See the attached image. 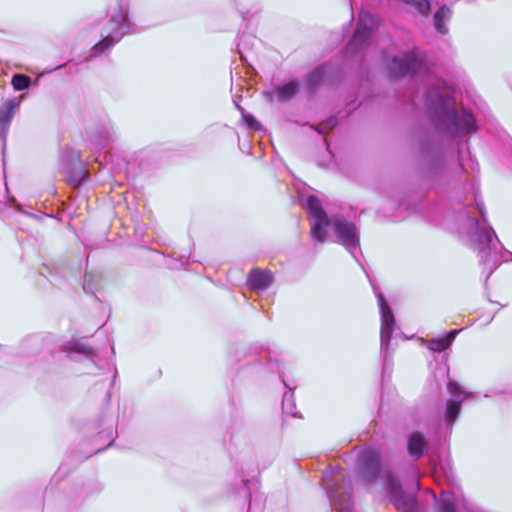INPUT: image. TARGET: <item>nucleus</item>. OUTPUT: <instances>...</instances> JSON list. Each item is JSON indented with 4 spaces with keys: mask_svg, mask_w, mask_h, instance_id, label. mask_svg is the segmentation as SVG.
<instances>
[{
    "mask_svg": "<svg viewBox=\"0 0 512 512\" xmlns=\"http://www.w3.org/2000/svg\"><path fill=\"white\" fill-rule=\"evenodd\" d=\"M391 77L425 74L431 82L425 94V104L436 129L451 137L476 130L474 116L465 109L457 110L452 97L453 88L445 81L434 79L418 49L392 57L386 63Z\"/></svg>",
    "mask_w": 512,
    "mask_h": 512,
    "instance_id": "1",
    "label": "nucleus"
},
{
    "mask_svg": "<svg viewBox=\"0 0 512 512\" xmlns=\"http://www.w3.org/2000/svg\"><path fill=\"white\" fill-rule=\"evenodd\" d=\"M475 208H468L463 215L471 247L477 251L480 264L486 272V279L493 274L499 266L503 252L510 254L499 241L493 227L489 224L485 206L482 200L474 193Z\"/></svg>",
    "mask_w": 512,
    "mask_h": 512,
    "instance_id": "2",
    "label": "nucleus"
},
{
    "mask_svg": "<svg viewBox=\"0 0 512 512\" xmlns=\"http://www.w3.org/2000/svg\"><path fill=\"white\" fill-rule=\"evenodd\" d=\"M357 467L366 483L381 479L384 489L396 509L412 512L416 508L415 498L403 490L399 481L388 469L382 468L381 456L377 450L372 448L363 450L358 455Z\"/></svg>",
    "mask_w": 512,
    "mask_h": 512,
    "instance_id": "3",
    "label": "nucleus"
},
{
    "mask_svg": "<svg viewBox=\"0 0 512 512\" xmlns=\"http://www.w3.org/2000/svg\"><path fill=\"white\" fill-rule=\"evenodd\" d=\"M129 1L117 0L111 17L102 31V40L92 48V56H97L118 43L122 37L131 32V23L128 17Z\"/></svg>",
    "mask_w": 512,
    "mask_h": 512,
    "instance_id": "4",
    "label": "nucleus"
},
{
    "mask_svg": "<svg viewBox=\"0 0 512 512\" xmlns=\"http://www.w3.org/2000/svg\"><path fill=\"white\" fill-rule=\"evenodd\" d=\"M328 230L332 231L335 242L342 245L356 261H359L360 233L356 224L346 220L342 215H335L331 216L327 225Z\"/></svg>",
    "mask_w": 512,
    "mask_h": 512,
    "instance_id": "5",
    "label": "nucleus"
},
{
    "mask_svg": "<svg viewBox=\"0 0 512 512\" xmlns=\"http://www.w3.org/2000/svg\"><path fill=\"white\" fill-rule=\"evenodd\" d=\"M323 483L326 493L331 501H341L345 506L350 504L352 496V482L338 466L330 467L323 474Z\"/></svg>",
    "mask_w": 512,
    "mask_h": 512,
    "instance_id": "6",
    "label": "nucleus"
},
{
    "mask_svg": "<svg viewBox=\"0 0 512 512\" xmlns=\"http://www.w3.org/2000/svg\"><path fill=\"white\" fill-rule=\"evenodd\" d=\"M376 24L377 21L372 14L364 11L359 13L356 30L346 48L348 57H353L365 50Z\"/></svg>",
    "mask_w": 512,
    "mask_h": 512,
    "instance_id": "7",
    "label": "nucleus"
},
{
    "mask_svg": "<svg viewBox=\"0 0 512 512\" xmlns=\"http://www.w3.org/2000/svg\"><path fill=\"white\" fill-rule=\"evenodd\" d=\"M60 170L73 186L80 185L88 177V171L80 159L79 151L72 148H66L61 153Z\"/></svg>",
    "mask_w": 512,
    "mask_h": 512,
    "instance_id": "8",
    "label": "nucleus"
},
{
    "mask_svg": "<svg viewBox=\"0 0 512 512\" xmlns=\"http://www.w3.org/2000/svg\"><path fill=\"white\" fill-rule=\"evenodd\" d=\"M305 206L311 216V236L320 243L327 239V225L331 217L322 208L320 200L314 196L309 195L305 200Z\"/></svg>",
    "mask_w": 512,
    "mask_h": 512,
    "instance_id": "9",
    "label": "nucleus"
},
{
    "mask_svg": "<svg viewBox=\"0 0 512 512\" xmlns=\"http://www.w3.org/2000/svg\"><path fill=\"white\" fill-rule=\"evenodd\" d=\"M447 390L450 394V399L446 403L445 408V421L448 427H451L459 416L463 401L470 396L464 391L457 382L448 381Z\"/></svg>",
    "mask_w": 512,
    "mask_h": 512,
    "instance_id": "10",
    "label": "nucleus"
},
{
    "mask_svg": "<svg viewBox=\"0 0 512 512\" xmlns=\"http://www.w3.org/2000/svg\"><path fill=\"white\" fill-rule=\"evenodd\" d=\"M381 316L380 342L381 349L387 354L392 333L395 326V318L391 308L382 294L377 295Z\"/></svg>",
    "mask_w": 512,
    "mask_h": 512,
    "instance_id": "11",
    "label": "nucleus"
},
{
    "mask_svg": "<svg viewBox=\"0 0 512 512\" xmlns=\"http://www.w3.org/2000/svg\"><path fill=\"white\" fill-rule=\"evenodd\" d=\"M464 508L468 512H475L474 508L467 502L462 492L459 490L442 491L439 499L440 512H457Z\"/></svg>",
    "mask_w": 512,
    "mask_h": 512,
    "instance_id": "12",
    "label": "nucleus"
},
{
    "mask_svg": "<svg viewBox=\"0 0 512 512\" xmlns=\"http://www.w3.org/2000/svg\"><path fill=\"white\" fill-rule=\"evenodd\" d=\"M274 281L273 274L268 269H252L247 277V285L251 291L261 292L268 289Z\"/></svg>",
    "mask_w": 512,
    "mask_h": 512,
    "instance_id": "13",
    "label": "nucleus"
},
{
    "mask_svg": "<svg viewBox=\"0 0 512 512\" xmlns=\"http://www.w3.org/2000/svg\"><path fill=\"white\" fill-rule=\"evenodd\" d=\"M87 133L93 143L105 147L112 140L113 127L109 123H100L87 127Z\"/></svg>",
    "mask_w": 512,
    "mask_h": 512,
    "instance_id": "14",
    "label": "nucleus"
},
{
    "mask_svg": "<svg viewBox=\"0 0 512 512\" xmlns=\"http://www.w3.org/2000/svg\"><path fill=\"white\" fill-rule=\"evenodd\" d=\"M18 106L19 103L15 99H9L0 106V138L3 142L6 140L11 120Z\"/></svg>",
    "mask_w": 512,
    "mask_h": 512,
    "instance_id": "15",
    "label": "nucleus"
},
{
    "mask_svg": "<svg viewBox=\"0 0 512 512\" xmlns=\"http://www.w3.org/2000/svg\"><path fill=\"white\" fill-rule=\"evenodd\" d=\"M446 166V157L443 152L439 149H431L427 154V174L431 177L441 176Z\"/></svg>",
    "mask_w": 512,
    "mask_h": 512,
    "instance_id": "16",
    "label": "nucleus"
},
{
    "mask_svg": "<svg viewBox=\"0 0 512 512\" xmlns=\"http://www.w3.org/2000/svg\"><path fill=\"white\" fill-rule=\"evenodd\" d=\"M407 449L409 455L417 460L422 457L427 449V440L420 432H413L408 437Z\"/></svg>",
    "mask_w": 512,
    "mask_h": 512,
    "instance_id": "17",
    "label": "nucleus"
},
{
    "mask_svg": "<svg viewBox=\"0 0 512 512\" xmlns=\"http://www.w3.org/2000/svg\"><path fill=\"white\" fill-rule=\"evenodd\" d=\"M452 11L446 5L441 6L434 14V26L438 33L445 35L448 33L446 22L450 20Z\"/></svg>",
    "mask_w": 512,
    "mask_h": 512,
    "instance_id": "18",
    "label": "nucleus"
},
{
    "mask_svg": "<svg viewBox=\"0 0 512 512\" xmlns=\"http://www.w3.org/2000/svg\"><path fill=\"white\" fill-rule=\"evenodd\" d=\"M299 90V83L292 80L282 86L276 88L277 98L279 101H287L294 97Z\"/></svg>",
    "mask_w": 512,
    "mask_h": 512,
    "instance_id": "19",
    "label": "nucleus"
},
{
    "mask_svg": "<svg viewBox=\"0 0 512 512\" xmlns=\"http://www.w3.org/2000/svg\"><path fill=\"white\" fill-rule=\"evenodd\" d=\"M324 78V68L318 67L305 77L308 90L313 94Z\"/></svg>",
    "mask_w": 512,
    "mask_h": 512,
    "instance_id": "20",
    "label": "nucleus"
},
{
    "mask_svg": "<svg viewBox=\"0 0 512 512\" xmlns=\"http://www.w3.org/2000/svg\"><path fill=\"white\" fill-rule=\"evenodd\" d=\"M70 350L72 352L82 354L92 360L96 356V352L91 347H89L88 345H86L82 342H75V343L71 344Z\"/></svg>",
    "mask_w": 512,
    "mask_h": 512,
    "instance_id": "21",
    "label": "nucleus"
},
{
    "mask_svg": "<svg viewBox=\"0 0 512 512\" xmlns=\"http://www.w3.org/2000/svg\"><path fill=\"white\" fill-rule=\"evenodd\" d=\"M31 78L24 74H15L12 78V85L15 90L22 91L29 88Z\"/></svg>",
    "mask_w": 512,
    "mask_h": 512,
    "instance_id": "22",
    "label": "nucleus"
},
{
    "mask_svg": "<svg viewBox=\"0 0 512 512\" xmlns=\"http://www.w3.org/2000/svg\"><path fill=\"white\" fill-rule=\"evenodd\" d=\"M283 412L292 416H296L295 403L293 401V392H286L282 401Z\"/></svg>",
    "mask_w": 512,
    "mask_h": 512,
    "instance_id": "23",
    "label": "nucleus"
},
{
    "mask_svg": "<svg viewBox=\"0 0 512 512\" xmlns=\"http://www.w3.org/2000/svg\"><path fill=\"white\" fill-rule=\"evenodd\" d=\"M449 346L448 341L444 337L432 339L428 344V348L434 352H443Z\"/></svg>",
    "mask_w": 512,
    "mask_h": 512,
    "instance_id": "24",
    "label": "nucleus"
},
{
    "mask_svg": "<svg viewBox=\"0 0 512 512\" xmlns=\"http://www.w3.org/2000/svg\"><path fill=\"white\" fill-rule=\"evenodd\" d=\"M243 120L250 130L258 131L261 129V124L251 114H243Z\"/></svg>",
    "mask_w": 512,
    "mask_h": 512,
    "instance_id": "25",
    "label": "nucleus"
},
{
    "mask_svg": "<svg viewBox=\"0 0 512 512\" xmlns=\"http://www.w3.org/2000/svg\"><path fill=\"white\" fill-rule=\"evenodd\" d=\"M249 483V480H241V489H243L245 491V495L246 497L249 498V507H248V512H251V509H252V500H251V494H250V491L248 490V485Z\"/></svg>",
    "mask_w": 512,
    "mask_h": 512,
    "instance_id": "26",
    "label": "nucleus"
},
{
    "mask_svg": "<svg viewBox=\"0 0 512 512\" xmlns=\"http://www.w3.org/2000/svg\"><path fill=\"white\" fill-rule=\"evenodd\" d=\"M23 345L27 346V347L38 348V346H39V338L38 337L27 338V339L24 340Z\"/></svg>",
    "mask_w": 512,
    "mask_h": 512,
    "instance_id": "27",
    "label": "nucleus"
},
{
    "mask_svg": "<svg viewBox=\"0 0 512 512\" xmlns=\"http://www.w3.org/2000/svg\"><path fill=\"white\" fill-rule=\"evenodd\" d=\"M460 330H451L444 338L448 341V344L451 345L457 334Z\"/></svg>",
    "mask_w": 512,
    "mask_h": 512,
    "instance_id": "28",
    "label": "nucleus"
},
{
    "mask_svg": "<svg viewBox=\"0 0 512 512\" xmlns=\"http://www.w3.org/2000/svg\"><path fill=\"white\" fill-rule=\"evenodd\" d=\"M83 289L86 293L93 292L90 278L86 275L83 283Z\"/></svg>",
    "mask_w": 512,
    "mask_h": 512,
    "instance_id": "29",
    "label": "nucleus"
},
{
    "mask_svg": "<svg viewBox=\"0 0 512 512\" xmlns=\"http://www.w3.org/2000/svg\"><path fill=\"white\" fill-rule=\"evenodd\" d=\"M336 123H337L336 118L331 117L326 120L325 126L328 128H333L336 125Z\"/></svg>",
    "mask_w": 512,
    "mask_h": 512,
    "instance_id": "30",
    "label": "nucleus"
},
{
    "mask_svg": "<svg viewBox=\"0 0 512 512\" xmlns=\"http://www.w3.org/2000/svg\"><path fill=\"white\" fill-rule=\"evenodd\" d=\"M235 106L241 112L242 115L246 114L245 110L237 102H235Z\"/></svg>",
    "mask_w": 512,
    "mask_h": 512,
    "instance_id": "31",
    "label": "nucleus"
},
{
    "mask_svg": "<svg viewBox=\"0 0 512 512\" xmlns=\"http://www.w3.org/2000/svg\"><path fill=\"white\" fill-rule=\"evenodd\" d=\"M475 166H477V165H476L473 161H471V169H472V170H475V169H476V167H475Z\"/></svg>",
    "mask_w": 512,
    "mask_h": 512,
    "instance_id": "32",
    "label": "nucleus"
},
{
    "mask_svg": "<svg viewBox=\"0 0 512 512\" xmlns=\"http://www.w3.org/2000/svg\"><path fill=\"white\" fill-rule=\"evenodd\" d=\"M460 166H461V168H462L463 170H465V171H466V169H465V167H464V164L462 163V161H461V160H460Z\"/></svg>",
    "mask_w": 512,
    "mask_h": 512,
    "instance_id": "33",
    "label": "nucleus"
},
{
    "mask_svg": "<svg viewBox=\"0 0 512 512\" xmlns=\"http://www.w3.org/2000/svg\"><path fill=\"white\" fill-rule=\"evenodd\" d=\"M261 509H262V502L260 501L259 502V510H261Z\"/></svg>",
    "mask_w": 512,
    "mask_h": 512,
    "instance_id": "34",
    "label": "nucleus"
}]
</instances>
